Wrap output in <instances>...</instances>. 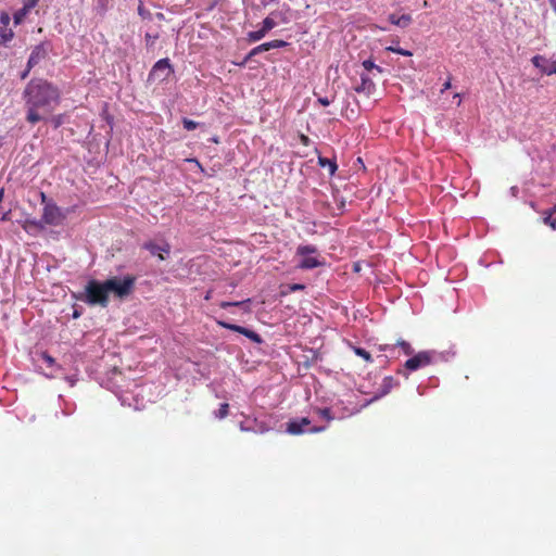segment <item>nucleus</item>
Masks as SVG:
<instances>
[{"label":"nucleus","instance_id":"1","mask_svg":"<svg viewBox=\"0 0 556 556\" xmlns=\"http://www.w3.org/2000/svg\"><path fill=\"white\" fill-rule=\"evenodd\" d=\"M22 99L27 110L26 121L36 124L60 104L61 91L46 79L34 78L24 87Z\"/></svg>","mask_w":556,"mask_h":556},{"label":"nucleus","instance_id":"2","mask_svg":"<svg viewBox=\"0 0 556 556\" xmlns=\"http://www.w3.org/2000/svg\"><path fill=\"white\" fill-rule=\"evenodd\" d=\"M85 302L89 305L106 307L109 294L103 282L96 279L89 280L85 286Z\"/></svg>","mask_w":556,"mask_h":556},{"label":"nucleus","instance_id":"3","mask_svg":"<svg viewBox=\"0 0 556 556\" xmlns=\"http://www.w3.org/2000/svg\"><path fill=\"white\" fill-rule=\"evenodd\" d=\"M135 276H125L123 278H108L103 281L108 294L111 292L118 299H125L130 295L135 288Z\"/></svg>","mask_w":556,"mask_h":556},{"label":"nucleus","instance_id":"4","mask_svg":"<svg viewBox=\"0 0 556 556\" xmlns=\"http://www.w3.org/2000/svg\"><path fill=\"white\" fill-rule=\"evenodd\" d=\"M296 254L301 256L298 265L300 269H314L324 265L315 254H318V249L315 245H300L296 248Z\"/></svg>","mask_w":556,"mask_h":556},{"label":"nucleus","instance_id":"5","mask_svg":"<svg viewBox=\"0 0 556 556\" xmlns=\"http://www.w3.org/2000/svg\"><path fill=\"white\" fill-rule=\"evenodd\" d=\"M174 73V68L170 64L169 59H160L155 62L148 75V81L150 83H164Z\"/></svg>","mask_w":556,"mask_h":556},{"label":"nucleus","instance_id":"6","mask_svg":"<svg viewBox=\"0 0 556 556\" xmlns=\"http://www.w3.org/2000/svg\"><path fill=\"white\" fill-rule=\"evenodd\" d=\"M66 218V213L54 203L43 206L41 219L46 226H60Z\"/></svg>","mask_w":556,"mask_h":556},{"label":"nucleus","instance_id":"7","mask_svg":"<svg viewBox=\"0 0 556 556\" xmlns=\"http://www.w3.org/2000/svg\"><path fill=\"white\" fill-rule=\"evenodd\" d=\"M431 362H432V353L428 352V351H422V352H419L418 354L409 357L405 362L404 368L408 372H414V370H419L421 368L429 366L431 364Z\"/></svg>","mask_w":556,"mask_h":556},{"label":"nucleus","instance_id":"8","mask_svg":"<svg viewBox=\"0 0 556 556\" xmlns=\"http://www.w3.org/2000/svg\"><path fill=\"white\" fill-rule=\"evenodd\" d=\"M216 324L219 327H223L225 329H228V330H231L233 332L240 333V334L244 336L245 338H248L250 340H253L256 343H262L263 342V339L261 338V336L258 333H256L255 331L250 330L248 328H244L242 326L230 324V323L224 321V320H217Z\"/></svg>","mask_w":556,"mask_h":556},{"label":"nucleus","instance_id":"9","mask_svg":"<svg viewBox=\"0 0 556 556\" xmlns=\"http://www.w3.org/2000/svg\"><path fill=\"white\" fill-rule=\"evenodd\" d=\"M142 248L148 250L151 255L157 256L160 261H165L166 256L170 253V245L168 243L159 245L154 241H147L142 244Z\"/></svg>","mask_w":556,"mask_h":556},{"label":"nucleus","instance_id":"10","mask_svg":"<svg viewBox=\"0 0 556 556\" xmlns=\"http://www.w3.org/2000/svg\"><path fill=\"white\" fill-rule=\"evenodd\" d=\"M311 420L307 417L300 419H293L287 424V432L290 435H302L304 433V427H307Z\"/></svg>","mask_w":556,"mask_h":556},{"label":"nucleus","instance_id":"11","mask_svg":"<svg viewBox=\"0 0 556 556\" xmlns=\"http://www.w3.org/2000/svg\"><path fill=\"white\" fill-rule=\"evenodd\" d=\"M46 56H47V53H46V50L43 49V47L36 46L28 59L27 64L29 65V68H33L35 65L40 63L42 60H45Z\"/></svg>","mask_w":556,"mask_h":556},{"label":"nucleus","instance_id":"12","mask_svg":"<svg viewBox=\"0 0 556 556\" xmlns=\"http://www.w3.org/2000/svg\"><path fill=\"white\" fill-rule=\"evenodd\" d=\"M357 92H364L369 96L375 90V85L368 75H361V84L355 87Z\"/></svg>","mask_w":556,"mask_h":556},{"label":"nucleus","instance_id":"13","mask_svg":"<svg viewBox=\"0 0 556 556\" xmlns=\"http://www.w3.org/2000/svg\"><path fill=\"white\" fill-rule=\"evenodd\" d=\"M389 22L397 27H408L412 23V16L409 14H403L401 16L390 14Z\"/></svg>","mask_w":556,"mask_h":556},{"label":"nucleus","instance_id":"14","mask_svg":"<svg viewBox=\"0 0 556 556\" xmlns=\"http://www.w3.org/2000/svg\"><path fill=\"white\" fill-rule=\"evenodd\" d=\"M22 228L24 230H26L27 232H31L34 230L41 231L46 228V225L41 218L40 219L34 218V219L24 220V225H22Z\"/></svg>","mask_w":556,"mask_h":556},{"label":"nucleus","instance_id":"15","mask_svg":"<svg viewBox=\"0 0 556 556\" xmlns=\"http://www.w3.org/2000/svg\"><path fill=\"white\" fill-rule=\"evenodd\" d=\"M317 164L320 165L324 168L327 167L329 169V173H330L331 176L336 173V170L338 168L337 163H336L334 160H330V159L325 157V156L317 157Z\"/></svg>","mask_w":556,"mask_h":556},{"label":"nucleus","instance_id":"16","mask_svg":"<svg viewBox=\"0 0 556 556\" xmlns=\"http://www.w3.org/2000/svg\"><path fill=\"white\" fill-rule=\"evenodd\" d=\"M395 384L396 381L394 380V378L392 376H387L383 379L382 384H380V393H382V395H387L388 393H390V391L394 388Z\"/></svg>","mask_w":556,"mask_h":556},{"label":"nucleus","instance_id":"17","mask_svg":"<svg viewBox=\"0 0 556 556\" xmlns=\"http://www.w3.org/2000/svg\"><path fill=\"white\" fill-rule=\"evenodd\" d=\"M543 222L553 229H556V205L549 211L543 213Z\"/></svg>","mask_w":556,"mask_h":556},{"label":"nucleus","instance_id":"18","mask_svg":"<svg viewBox=\"0 0 556 556\" xmlns=\"http://www.w3.org/2000/svg\"><path fill=\"white\" fill-rule=\"evenodd\" d=\"M160 31H154V33H150V31H147L144 34V41H146V47L147 49H152L154 46H155V40H157L160 38Z\"/></svg>","mask_w":556,"mask_h":556},{"label":"nucleus","instance_id":"19","mask_svg":"<svg viewBox=\"0 0 556 556\" xmlns=\"http://www.w3.org/2000/svg\"><path fill=\"white\" fill-rule=\"evenodd\" d=\"M31 9L27 8L25 4L23 8H21L20 10H17L14 15H13V18H14V23L17 25L20 23H22V21L25 20V17L27 16V14L30 12Z\"/></svg>","mask_w":556,"mask_h":556},{"label":"nucleus","instance_id":"20","mask_svg":"<svg viewBox=\"0 0 556 556\" xmlns=\"http://www.w3.org/2000/svg\"><path fill=\"white\" fill-rule=\"evenodd\" d=\"M267 31H265L262 27L257 30H252L248 33V40L250 42H256L265 37Z\"/></svg>","mask_w":556,"mask_h":556},{"label":"nucleus","instance_id":"21","mask_svg":"<svg viewBox=\"0 0 556 556\" xmlns=\"http://www.w3.org/2000/svg\"><path fill=\"white\" fill-rule=\"evenodd\" d=\"M363 66L366 71H376L377 73H383V68L379 65H376L372 60L367 59L363 61Z\"/></svg>","mask_w":556,"mask_h":556},{"label":"nucleus","instance_id":"22","mask_svg":"<svg viewBox=\"0 0 556 556\" xmlns=\"http://www.w3.org/2000/svg\"><path fill=\"white\" fill-rule=\"evenodd\" d=\"M229 414V404L228 403H222L219 404V409L215 412V417L223 419L226 418Z\"/></svg>","mask_w":556,"mask_h":556},{"label":"nucleus","instance_id":"23","mask_svg":"<svg viewBox=\"0 0 556 556\" xmlns=\"http://www.w3.org/2000/svg\"><path fill=\"white\" fill-rule=\"evenodd\" d=\"M248 303H250L249 299L240 302H222L219 303V307L223 309H227V307H242Z\"/></svg>","mask_w":556,"mask_h":556},{"label":"nucleus","instance_id":"24","mask_svg":"<svg viewBox=\"0 0 556 556\" xmlns=\"http://www.w3.org/2000/svg\"><path fill=\"white\" fill-rule=\"evenodd\" d=\"M354 352L356 353V355L362 357L365 362H367V363L372 362L370 353L368 351H366L365 349L355 346Z\"/></svg>","mask_w":556,"mask_h":556},{"label":"nucleus","instance_id":"25","mask_svg":"<svg viewBox=\"0 0 556 556\" xmlns=\"http://www.w3.org/2000/svg\"><path fill=\"white\" fill-rule=\"evenodd\" d=\"M265 45L267 47V50L269 51L271 49H278V48L286 47V46H288V42L285 40L275 39V40L265 42Z\"/></svg>","mask_w":556,"mask_h":556},{"label":"nucleus","instance_id":"26","mask_svg":"<svg viewBox=\"0 0 556 556\" xmlns=\"http://www.w3.org/2000/svg\"><path fill=\"white\" fill-rule=\"evenodd\" d=\"M397 345L402 349L403 353L405 355H413L414 349L410 346V344L407 341H397Z\"/></svg>","mask_w":556,"mask_h":556},{"label":"nucleus","instance_id":"27","mask_svg":"<svg viewBox=\"0 0 556 556\" xmlns=\"http://www.w3.org/2000/svg\"><path fill=\"white\" fill-rule=\"evenodd\" d=\"M317 414L328 421H331L334 418L331 413V409L329 407H324V408L317 409Z\"/></svg>","mask_w":556,"mask_h":556},{"label":"nucleus","instance_id":"28","mask_svg":"<svg viewBox=\"0 0 556 556\" xmlns=\"http://www.w3.org/2000/svg\"><path fill=\"white\" fill-rule=\"evenodd\" d=\"M276 27V22L271 18V16H267L264 21H263V24H262V28L265 30V31H269L270 29L275 28Z\"/></svg>","mask_w":556,"mask_h":556},{"label":"nucleus","instance_id":"29","mask_svg":"<svg viewBox=\"0 0 556 556\" xmlns=\"http://www.w3.org/2000/svg\"><path fill=\"white\" fill-rule=\"evenodd\" d=\"M387 51L395 53V54H400V55H403V56H412V52L410 51L404 50L402 48H394L393 46L388 47Z\"/></svg>","mask_w":556,"mask_h":556},{"label":"nucleus","instance_id":"30","mask_svg":"<svg viewBox=\"0 0 556 556\" xmlns=\"http://www.w3.org/2000/svg\"><path fill=\"white\" fill-rule=\"evenodd\" d=\"M543 74L553 75L556 74V61H552L548 65L541 67Z\"/></svg>","mask_w":556,"mask_h":556},{"label":"nucleus","instance_id":"31","mask_svg":"<svg viewBox=\"0 0 556 556\" xmlns=\"http://www.w3.org/2000/svg\"><path fill=\"white\" fill-rule=\"evenodd\" d=\"M182 126L187 130H193L199 126L198 122H193V119L184 118Z\"/></svg>","mask_w":556,"mask_h":556},{"label":"nucleus","instance_id":"32","mask_svg":"<svg viewBox=\"0 0 556 556\" xmlns=\"http://www.w3.org/2000/svg\"><path fill=\"white\" fill-rule=\"evenodd\" d=\"M138 14L143 18V20H149L151 18V13L144 9V7L142 5V3L139 4L138 7Z\"/></svg>","mask_w":556,"mask_h":556},{"label":"nucleus","instance_id":"33","mask_svg":"<svg viewBox=\"0 0 556 556\" xmlns=\"http://www.w3.org/2000/svg\"><path fill=\"white\" fill-rule=\"evenodd\" d=\"M51 123L54 128L60 127L63 124V115L52 117Z\"/></svg>","mask_w":556,"mask_h":556},{"label":"nucleus","instance_id":"34","mask_svg":"<svg viewBox=\"0 0 556 556\" xmlns=\"http://www.w3.org/2000/svg\"><path fill=\"white\" fill-rule=\"evenodd\" d=\"M531 61L535 67H540V68L544 67L543 65H541V61H544V56H539V55L532 56Z\"/></svg>","mask_w":556,"mask_h":556},{"label":"nucleus","instance_id":"35","mask_svg":"<svg viewBox=\"0 0 556 556\" xmlns=\"http://www.w3.org/2000/svg\"><path fill=\"white\" fill-rule=\"evenodd\" d=\"M42 359L49 367L54 364V359L47 353H42Z\"/></svg>","mask_w":556,"mask_h":556},{"label":"nucleus","instance_id":"36","mask_svg":"<svg viewBox=\"0 0 556 556\" xmlns=\"http://www.w3.org/2000/svg\"><path fill=\"white\" fill-rule=\"evenodd\" d=\"M263 53L261 50H258V46L255 47L253 50H251L248 55L245 56V60H250V58H254L256 56L257 54H261Z\"/></svg>","mask_w":556,"mask_h":556},{"label":"nucleus","instance_id":"37","mask_svg":"<svg viewBox=\"0 0 556 556\" xmlns=\"http://www.w3.org/2000/svg\"><path fill=\"white\" fill-rule=\"evenodd\" d=\"M317 102L324 106H328L331 103V100H329L327 97H320L317 99Z\"/></svg>","mask_w":556,"mask_h":556},{"label":"nucleus","instance_id":"38","mask_svg":"<svg viewBox=\"0 0 556 556\" xmlns=\"http://www.w3.org/2000/svg\"><path fill=\"white\" fill-rule=\"evenodd\" d=\"M38 1L39 0H24V4L29 9H34L37 5Z\"/></svg>","mask_w":556,"mask_h":556},{"label":"nucleus","instance_id":"39","mask_svg":"<svg viewBox=\"0 0 556 556\" xmlns=\"http://www.w3.org/2000/svg\"><path fill=\"white\" fill-rule=\"evenodd\" d=\"M0 21L2 24L4 25H9L10 23V16L8 13H2L1 16H0Z\"/></svg>","mask_w":556,"mask_h":556},{"label":"nucleus","instance_id":"40","mask_svg":"<svg viewBox=\"0 0 556 556\" xmlns=\"http://www.w3.org/2000/svg\"><path fill=\"white\" fill-rule=\"evenodd\" d=\"M303 289H304V285H301V283H293L290 286L291 291H298V290H303Z\"/></svg>","mask_w":556,"mask_h":556},{"label":"nucleus","instance_id":"41","mask_svg":"<svg viewBox=\"0 0 556 556\" xmlns=\"http://www.w3.org/2000/svg\"><path fill=\"white\" fill-rule=\"evenodd\" d=\"M1 36H2L4 41H8V40H10L12 38L13 33L11 30H9V33L2 31Z\"/></svg>","mask_w":556,"mask_h":556},{"label":"nucleus","instance_id":"42","mask_svg":"<svg viewBox=\"0 0 556 556\" xmlns=\"http://www.w3.org/2000/svg\"><path fill=\"white\" fill-rule=\"evenodd\" d=\"M323 431H325L324 427H313L308 430L309 433H320Z\"/></svg>","mask_w":556,"mask_h":556},{"label":"nucleus","instance_id":"43","mask_svg":"<svg viewBox=\"0 0 556 556\" xmlns=\"http://www.w3.org/2000/svg\"><path fill=\"white\" fill-rule=\"evenodd\" d=\"M30 71H31V68H29V65L27 64V68L21 73V76H20L21 79L27 78L29 73H30Z\"/></svg>","mask_w":556,"mask_h":556},{"label":"nucleus","instance_id":"44","mask_svg":"<svg viewBox=\"0 0 556 556\" xmlns=\"http://www.w3.org/2000/svg\"><path fill=\"white\" fill-rule=\"evenodd\" d=\"M448 88H452V83H451V78H448L447 81H445L441 88V92H444L445 90H447Z\"/></svg>","mask_w":556,"mask_h":556},{"label":"nucleus","instance_id":"45","mask_svg":"<svg viewBox=\"0 0 556 556\" xmlns=\"http://www.w3.org/2000/svg\"><path fill=\"white\" fill-rule=\"evenodd\" d=\"M223 1H224V0H212V2H211V4H210L208 9H210V10H211V9H213L215 5H217L219 2H223Z\"/></svg>","mask_w":556,"mask_h":556},{"label":"nucleus","instance_id":"46","mask_svg":"<svg viewBox=\"0 0 556 556\" xmlns=\"http://www.w3.org/2000/svg\"><path fill=\"white\" fill-rule=\"evenodd\" d=\"M301 141L304 146H307V142H308V138L305 136V135H302L301 136Z\"/></svg>","mask_w":556,"mask_h":556},{"label":"nucleus","instance_id":"47","mask_svg":"<svg viewBox=\"0 0 556 556\" xmlns=\"http://www.w3.org/2000/svg\"><path fill=\"white\" fill-rule=\"evenodd\" d=\"M258 50H261L262 52H266V51H268V50H267V47H266V45H265V43L260 45V46H258Z\"/></svg>","mask_w":556,"mask_h":556},{"label":"nucleus","instance_id":"48","mask_svg":"<svg viewBox=\"0 0 556 556\" xmlns=\"http://www.w3.org/2000/svg\"><path fill=\"white\" fill-rule=\"evenodd\" d=\"M549 2H551V5H552L553 10L556 13V0H549Z\"/></svg>","mask_w":556,"mask_h":556},{"label":"nucleus","instance_id":"49","mask_svg":"<svg viewBox=\"0 0 556 556\" xmlns=\"http://www.w3.org/2000/svg\"><path fill=\"white\" fill-rule=\"evenodd\" d=\"M211 294H212V291H211V290H208V291L206 292V294H205V298H204V299H205L206 301H208V300L211 299Z\"/></svg>","mask_w":556,"mask_h":556},{"label":"nucleus","instance_id":"50","mask_svg":"<svg viewBox=\"0 0 556 556\" xmlns=\"http://www.w3.org/2000/svg\"><path fill=\"white\" fill-rule=\"evenodd\" d=\"M156 16L159 20H164V17H165L163 13H157Z\"/></svg>","mask_w":556,"mask_h":556},{"label":"nucleus","instance_id":"51","mask_svg":"<svg viewBox=\"0 0 556 556\" xmlns=\"http://www.w3.org/2000/svg\"><path fill=\"white\" fill-rule=\"evenodd\" d=\"M41 197H42V202H45V200H46L45 193H41Z\"/></svg>","mask_w":556,"mask_h":556},{"label":"nucleus","instance_id":"52","mask_svg":"<svg viewBox=\"0 0 556 556\" xmlns=\"http://www.w3.org/2000/svg\"><path fill=\"white\" fill-rule=\"evenodd\" d=\"M424 7H428V1L427 0L424 1Z\"/></svg>","mask_w":556,"mask_h":556}]
</instances>
